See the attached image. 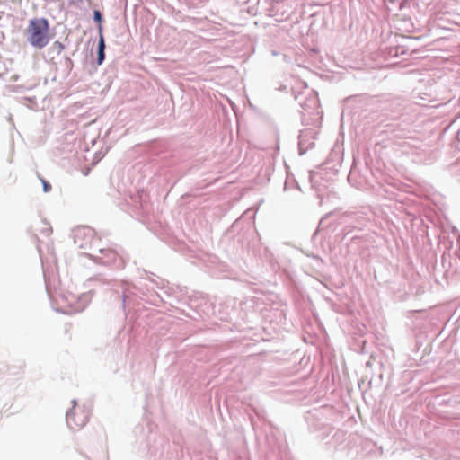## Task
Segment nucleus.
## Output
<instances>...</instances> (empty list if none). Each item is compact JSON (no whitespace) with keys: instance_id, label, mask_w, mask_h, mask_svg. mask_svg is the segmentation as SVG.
<instances>
[{"instance_id":"f257e3e1","label":"nucleus","mask_w":460,"mask_h":460,"mask_svg":"<svg viewBox=\"0 0 460 460\" xmlns=\"http://www.w3.org/2000/svg\"><path fill=\"white\" fill-rule=\"evenodd\" d=\"M26 39L31 46L43 49L49 42V25L45 18L31 19L26 29Z\"/></svg>"},{"instance_id":"f03ea898","label":"nucleus","mask_w":460,"mask_h":460,"mask_svg":"<svg viewBox=\"0 0 460 460\" xmlns=\"http://www.w3.org/2000/svg\"><path fill=\"white\" fill-rule=\"evenodd\" d=\"M89 409L84 405L75 403L66 414V423L73 430H79L88 421Z\"/></svg>"},{"instance_id":"7ed1b4c3","label":"nucleus","mask_w":460,"mask_h":460,"mask_svg":"<svg viewBox=\"0 0 460 460\" xmlns=\"http://www.w3.org/2000/svg\"><path fill=\"white\" fill-rule=\"evenodd\" d=\"M104 40L103 37L101 35L100 41H99V49H98V62L101 64L104 59Z\"/></svg>"},{"instance_id":"20e7f679","label":"nucleus","mask_w":460,"mask_h":460,"mask_svg":"<svg viewBox=\"0 0 460 460\" xmlns=\"http://www.w3.org/2000/svg\"><path fill=\"white\" fill-rule=\"evenodd\" d=\"M43 184V190L45 192H49L51 190V186L49 183H48L45 180H41Z\"/></svg>"},{"instance_id":"39448f33","label":"nucleus","mask_w":460,"mask_h":460,"mask_svg":"<svg viewBox=\"0 0 460 460\" xmlns=\"http://www.w3.org/2000/svg\"><path fill=\"white\" fill-rule=\"evenodd\" d=\"M93 16H94V20L97 22H99V23L102 22V14L99 11H94Z\"/></svg>"}]
</instances>
